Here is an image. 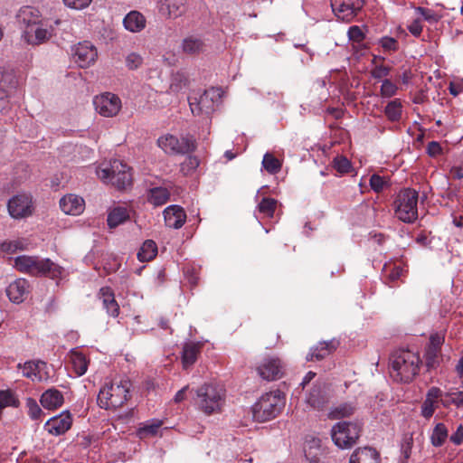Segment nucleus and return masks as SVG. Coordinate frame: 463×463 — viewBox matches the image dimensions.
Wrapping results in <instances>:
<instances>
[{"label":"nucleus","mask_w":463,"mask_h":463,"mask_svg":"<svg viewBox=\"0 0 463 463\" xmlns=\"http://www.w3.org/2000/svg\"><path fill=\"white\" fill-rule=\"evenodd\" d=\"M364 0H330L332 10L338 20L351 22L362 10Z\"/></svg>","instance_id":"9d476101"},{"label":"nucleus","mask_w":463,"mask_h":463,"mask_svg":"<svg viewBox=\"0 0 463 463\" xmlns=\"http://www.w3.org/2000/svg\"><path fill=\"white\" fill-rule=\"evenodd\" d=\"M355 411V407L352 403H342L331 411L332 419H341L349 417Z\"/></svg>","instance_id":"ea45409f"},{"label":"nucleus","mask_w":463,"mask_h":463,"mask_svg":"<svg viewBox=\"0 0 463 463\" xmlns=\"http://www.w3.org/2000/svg\"><path fill=\"white\" fill-rule=\"evenodd\" d=\"M361 425L356 422L341 421L333 426L331 436L340 449L351 448L360 437Z\"/></svg>","instance_id":"6e6552de"},{"label":"nucleus","mask_w":463,"mask_h":463,"mask_svg":"<svg viewBox=\"0 0 463 463\" xmlns=\"http://www.w3.org/2000/svg\"><path fill=\"white\" fill-rule=\"evenodd\" d=\"M165 222L167 227L179 229L186 221V213L179 205H170L164 212Z\"/></svg>","instance_id":"6ab92c4d"},{"label":"nucleus","mask_w":463,"mask_h":463,"mask_svg":"<svg viewBox=\"0 0 463 463\" xmlns=\"http://www.w3.org/2000/svg\"><path fill=\"white\" fill-rule=\"evenodd\" d=\"M349 40L360 43L364 39V33L362 29L357 25H353L348 30Z\"/></svg>","instance_id":"5fc2aeb1"},{"label":"nucleus","mask_w":463,"mask_h":463,"mask_svg":"<svg viewBox=\"0 0 463 463\" xmlns=\"http://www.w3.org/2000/svg\"><path fill=\"white\" fill-rule=\"evenodd\" d=\"M12 92L8 90H5L4 88H0V112L1 113H6L10 108V100L9 98L11 97Z\"/></svg>","instance_id":"3c124183"},{"label":"nucleus","mask_w":463,"mask_h":463,"mask_svg":"<svg viewBox=\"0 0 463 463\" xmlns=\"http://www.w3.org/2000/svg\"><path fill=\"white\" fill-rule=\"evenodd\" d=\"M98 52L90 42L80 43L73 49V58L80 68H87L94 63Z\"/></svg>","instance_id":"ddd939ff"},{"label":"nucleus","mask_w":463,"mask_h":463,"mask_svg":"<svg viewBox=\"0 0 463 463\" xmlns=\"http://www.w3.org/2000/svg\"><path fill=\"white\" fill-rule=\"evenodd\" d=\"M417 12L422 15V17L430 22V23H435L439 20V15L432 10L424 8V7H418Z\"/></svg>","instance_id":"13d9d810"},{"label":"nucleus","mask_w":463,"mask_h":463,"mask_svg":"<svg viewBox=\"0 0 463 463\" xmlns=\"http://www.w3.org/2000/svg\"><path fill=\"white\" fill-rule=\"evenodd\" d=\"M142 63L143 58L136 52H131L126 57V66L129 70H137Z\"/></svg>","instance_id":"603ef678"},{"label":"nucleus","mask_w":463,"mask_h":463,"mask_svg":"<svg viewBox=\"0 0 463 463\" xmlns=\"http://www.w3.org/2000/svg\"><path fill=\"white\" fill-rule=\"evenodd\" d=\"M442 343L443 337L438 334L430 336V344L425 353L426 366L428 370L435 369L439 365V354Z\"/></svg>","instance_id":"a211bd4d"},{"label":"nucleus","mask_w":463,"mask_h":463,"mask_svg":"<svg viewBox=\"0 0 463 463\" xmlns=\"http://www.w3.org/2000/svg\"><path fill=\"white\" fill-rule=\"evenodd\" d=\"M199 164H200V161L196 156H189L185 158L184 162L182 163V165H181L182 170L183 171L194 170L198 167Z\"/></svg>","instance_id":"052dcab7"},{"label":"nucleus","mask_w":463,"mask_h":463,"mask_svg":"<svg viewBox=\"0 0 463 463\" xmlns=\"http://www.w3.org/2000/svg\"><path fill=\"white\" fill-rule=\"evenodd\" d=\"M18 85V80L13 69L0 67V88L13 92Z\"/></svg>","instance_id":"7c9ffc66"},{"label":"nucleus","mask_w":463,"mask_h":463,"mask_svg":"<svg viewBox=\"0 0 463 463\" xmlns=\"http://www.w3.org/2000/svg\"><path fill=\"white\" fill-rule=\"evenodd\" d=\"M325 402L321 387L315 385L307 397V402L314 408L320 407Z\"/></svg>","instance_id":"37998d69"},{"label":"nucleus","mask_w":463,"mask_h":463,"mask_svg":"<svg viewBox=\"0 0 463 463\" xmlns=\"http://www.w3.org/2000/svg\"><path fill=\"white\" fill-rule=\"evenodd\" d=\"M157 145L170 155H185L195 150V139L193 137L178 138L173 135H165L157 139Z\"/></svg>","instance_id":"1a4fd4ad"},{"label":"nucleus","mask_w":463,"mask_h":463,"mask_svg":"<svg viewBox=\"0 0 463 463\" xmlns=\"http://www.w3.org/2000/svg\"><path fill=\"white\" fill-rule=\"evenodd\" d=\"M93 105L99 114L109 118L114 117L118 113L121 108V101L117 95L106 92L96 96L93 99Z\"/></svg>","instance_id":"9b49d317"},{"label":"nucleus","mask_w":463,"mask_h":463,"mask_svg":"<svg viewBox=\"0 0 463 463\" xmlns=\"http://www.w3.org/2000/svg\"><path fill=\"white\" fill-rule=\"evenodd\" d=\"M157 254L156 243L152 240H146L137 252V259L141 262L152 260Z\"/></svg>","instance_id":"f704fd0d"},{"label":"nucleus","mask_w":463,"mask_h":463,"mask_svg":"<svg viewBox=\"0 0 463 463\" xmlns=\"http://www.w3.org/2000/svg\"><path fill=\"white\" fill-rule=\"evenodd\" d=\"M222 98L220 89L212 88L204 90L202 94H194L188 97V102L193 115H210L218 105Z\"/></svg>","instance_id":"0eeeda50"},{"label":"nucleus","mask_w":463,"mask_h":463,"mask_svg":"<svg viewBox=\"0 0 463 463\" xmlns=\"http://www.w3.org/2000/svg\"><path fill=\"white\" fill-rule=\"evenodd\" d=\"M99 296L107 313L113 317H117L119 314V305L115 299L114 291L109 287H103L99 289Z\"/></svg>","instance_id":"5701e85b"},{"label":"nucleus","mask_w":463,"mask_h":463,"mask_svg":"<svg viewBox=\"0 0 463 463\" xmlns=\"http://www.w3.org/2000/svg\"><path fill=\"white\" fill-rule=\"evenodd\" d=\"M92 0H63L64 4L74 9H83L91 3Z\"/></svg>","instance_id":"680f3d73"},{"label":"nucleus","mask_w":463,"mask_h":463,"mask_svg":"<svg viewBox=\"0 0 463 463\" xmlns=\"http://www.w3.org/2000/svg\"><path fill=\"white\" fill-rule=\"evenodd\" d=\"M124 163L120 160L114 159L107 164L105 166H100L97 169V175L105 183L110 181L118 175L122 169Z\"/></svg>","instance_id":"bb28decb"},{"label":"nucleus","mask_w":463,"mask_h":463,"mask_svg":"<svg viewBox=\"0 0 463 463\" xmlns=\"http://www.w3.org/2000/svg\"><path fill=\"white\" fill-rule=\"evenodd\" d=\"M71 415L69 411L61 413L60 416L52 417L45 423V428L49 433L59 436L64 434L71 427Z\"/></svg>","instance_id":"2eb2a0df"},{"label":"nucleus","mask_w":463,"mask_h":463,"mask_svg":"<svg viewBox=\"0 0 463 463\" xmlns=\"http://www.w3.org/2000/svg\"><path fill=\"white\" fill-rule=\"evenodd\" d=\"M385 184L386 181L383 179V177L376 174L371 175L370 186L375 193L382 192Z\"/></svg>","instance_id":"6e6d98bb"},{"label":"nucleus","mask_w":463,"mask_h":463,"mask_svg":"<svg viewBox=\"0 0 463 463\" xmlns=\"http://www.w3.org/2000/svg\"><path fill=\"white\" fill-rule=\"evenodd\" d=\"M17 21L19 24L25 29L31 30L40 24V11L32 6L22 7L17 14Z\"/></svg>","instance_id":"aec40b11"},{"label":"nucleus","mask_w":463,"mask_h":463,"mask_svg":"<svg viewBox=\"0 0 463 463\" xmlns=\"http://www.w3.org/2000/svg\"><path fill=\"white\" fill-rule=\"evenodd\" d=\"M339 341L336 339L319 342L317 345L310 348L309 353L306 357V360L321 361L326 356H328L330 354H332L334 351H335L339 346Z\"/></svg>","instance_id":"dca6fc26"},{"label":"nucleus","mask_w":463,"mask_h":463,"mask_svg":"<svg viewBox=\"0 0 463 463\" xmlns=\"http://www.w3.org/2000/svg\"><path fill=\"white\" fill-rule=\"evenodd\" d=\"M262 165L268 173L272 175L279 172L282 166L280 161L269 153L264 155Z\"/></svg>","instance_id":"58836bf2"},{"label":"nucleus","mask_w":463,"mask_h":463,"mask_svg":"<svg viewBox=\"0 0 463 463\" xmlns=\"http://www.w3.org/2000/svg\"><path fill=\"white\" fill-rule=\"evenodd\" d=\"M418 199L419 194L416 190L411 188L401 190L393 202L396 217L406 223L414 222L418 218Z\"/></svg>","instance_id":"39448f33"},{"label":"nucleus","mask_w":463,"mask_h":463,"mask_svg":"<svg viewBox=\"0 0 463 463\" xmlns=\"http://www.w3.org/2000/svg\"><path fill=\"white\" fill-rule=\"evenodd\" d=\"M0 249L3 252L14 253L19 249L17 241H5L1 244Z\"/></svg>","instance_id":"e2e57ef3"},{"label":"nucleus","mask_w":463,"mask_h":463,"mask_svg":"<svg viewBox=\"0 0 463 463\" xmlns=\"http://www.w3.org/2000/svg\"><path fill=\"white\" fill-rule=\"evenodd\" d=\"M28 281L24 279H18L12 282L6 288V295L14 303L24 301V296L28 292Z\"/></svg>","instance_id":"4be33fe9"},{"label":"nucleus","mask_w":463,"mask_h":463,"mask_svg":"<svg viewBox=\"0 0 463 463\" xmlns=\"http://www.w3.org/2000/svg\"><path fill=\"white\" fill-rule=\"evenodd\" d=\"M380 44L385 51L389 52L396 51L398 48V42L392 37H383L380 40Z\"/></svg>","instance_id":"bf43d9fd"},{"label":"nucleus","mask_w":463,"mask_h":463,"mask_svg":"<svg viewBox=\"0 0 463 463\" xmlns=\"http://www.w3.org/2000/svg\"><path fill=\"white\" fill-rule=\"evenodd\" d=\"M408 29L414 36H419L422 32V26L419 21H414L409 25Z\"/></svg>","instance_id":"338daca9"},{"label":"nucleus","mask_w":463,"mask_h":463,"mask_svg":"<svg viewBox=\"0 0 463 463\" xmlns=\"http://www.w3.org/2000/svg\"><path fill=\"white\" fill-rule=\"evenodd\" d=\"M397 86L388 79L383 81L381 86V95L384 98H391L397 92Z\"/></svg>","instance_id":"8fccbe9b"},{"label":"nucleus","mask_w":463,"mask_h":463,"mask_svg":"<svg viewBox=\"0 0 463 463\" xmlns=\"http://www.w3.org/2000/svg\"><path fill=\"white\" fill-rule=\"evenodd\" d=\"M420 358L409 350H400L392 354V369L396 373L395 380L410 383L418 374Z\"/></svg>","instance_id":"20e7f679"},{"label":"nucleus","mask_w":463,"mask_h":463,"mask_svg":"<svg viewBox=\"0 0 463 463\" xmlns=\"http://www.w3.org/2000/svg\"><path fill=\"white\" fill-rule=\"evenodd\" d=\"M71 362H72L74 370L79 376L83 375L87 372L88 363L86 361L85 356L82 354L77 353V352H72L71 353Z\"/></svg>","instance_id":"a19ab883"},{"label":"nucleus","mask_w":463,"mask_h":463,"mask_svg":"<svg viewBox=\"0 0 463 463\" xmlns=\"http://www.w3.org/2000/svg\"><path fill=\"white\" fill-rule=\"evenodd\" d=\"M129 170L130 168L124 164L122 169H120L118 175L110 181V184L118 190L125 189L127 186L130 185L132 183V175Z\"/></svg>","instance_id":"473e14b6"},{"label":"nucleus","mask_w":463,"mask_h":463,"mask_svg":"<svg viewBox=\"0 0 463 463\" xmlns=\"http://www.w3.org/2000/svg\"><path fill=\"white\" fill-rule=\"evenodd\" d=\"M84 200L74 194H68L60 200V207L66 214L78 215L84 210Z\"/></svg>","instance_id":"412c9836"},{"label":"nucleus","mask_w":463,"mask_h":463,"mask_svg":"<svg viewBox=\"0 0 463 463\" xmlns=\"http://www.w3.org/2000/svg\"><path fill=\"white\" fill-rule=\"evenodd\" d=\"M199 410L206 415L221 411L224 403L225 390L216 383H204L190 392Z\"/></svg>","instance_id":"f257e3e1"},{"label":"nucleus","mask_w":463,"mask_h":463,"mask_svg":"<svg viewBox=\"0 0 463 463\" xmlns=\"http://www.w3.org/2000/svg\"><path fill=\"white\" fill-rule=\"evenodd\" d=\"M453 395L454 397L451 398V402L458 408L463 407V392H458Z\"/></svg>","instance_id":"774afa93"},{"label":"nucleus","mask_w":463,"mask_h":463,"mask_svg":"<svg viewBox=\"0 0 463 463\" xmlns=\"http://www.w3.org/2000/svg\"><path fill=\"white\" fill-rule=\"evenodd\" d=\"M257 371L259 375L267 381H275L279 379L283 374L282 364L278 358L266 359L258 366Z\"/></svg>","instance_id":"4468645a"},{"label":"nucleus","mask_w":463,"mask_h":463,"mask_svg":"<svg viewBox=\"0 0 463 463\" xmlns=\"http://www.w3.org/2000/svg\"><path fill=\"white\" fill-rule=\"evenodd\" d=\"M0 403L3 408L6 406L18 407L19 401L10 390L0 391Z\"/></svg>","instance_id":"a18cd8bd"},{"label":"nucleus","mask_w":463,"mask_h":463,"mask_svg":"<svg viewBox=\"0 0 463 463\" xmlns=\"http://www.w3.org/2000/svg\"><path fill=\"white\" fill-rule=\"evenodd\" d=\"M277 206V200L269 197H264L258 205L259 211L267 217H272Z\"/></svg>","instance_id":"79ce46f5"},{"label":"nucleus","mask_w":463,"mask_h":463,"mask_svg":"<svg viewBox=\"0 0 463 463\" xmlns=\"http://www.w3.org/2000/svg\"><path fill=\"white\" fill-rule=\"evenodd\" d=\"M285 406L282 392L276 390L263 394L251 407L253 420L265 422L275 419Z\"/></svg>","instance_id":"7ed1b4c3"},{"label":"nucleus","mask_w":463,"mask_h":463,"mask_svg":"<svg viewBox=\"0 0 463 463\" xmlns=\"http://www.w3.org/2000/svg\"><path fill=\"white\" fill-rule=\"evenodd\" d=\"M427 152L430 156H436L441 153V146L436 141H431L427 146Z\"/></svg>","instance_id":"69168bd1"},{"label":"nucleus","mask_w":463,"mask_h":463,"mask_svg":"<svg viewBox=\"0 0 463 463\" xmlns=\"http://www.w3.org/2000/svg\"><path fill=\"white\" fill-rule=\"evenodd\" d=\"M203 43L201 39L190 36L183 41V51L187 54H197L203 50Z\"/></svg>","instance_id":"c9c22d12"},{"label":"nucleus","mask_w":463,"mask_h":463,"mask_svg":"<svg viewBox=\"0 0 463 463\" xmlns=\"http://www.w3.org/2000/svg\"><path fill=\"white\" fill-rule=\"evenodd\" d=\"M160 11L176 18L185 12V0H161Z\"/></svg>","instance_id":"cd10ccee"},{"label":"nucleus","mask_w":463,"mask_h":463,"mask_svg":"<svg viewBox=\"0 0 463 463\" xmlns=\"http://www.w3.org/2000/svg\"><path fill=\"white\" fill-rule=\"evenodd\" d=\"M64 398L62 393L55 389L46 390L41 396L40 402L44 409L55 410L62 405Z\"/></svg>","instance_id":"393cba45"},{"label":"nucleus","mask_w":463,"mask_h":463,"mask_svg":"<svg viewBox=\"0 0 463 463\" xmlns=\"http://www.w3.org/2000/svg\"><path fill=\"white\" fill-rule=\"evenodd\" d=\"M188 77L184 72H177L173 76L171 89L174 91H178L183 87L188 84Z\"/></svg>","instance_id":"49530a36"},{"label":"nucleus","mask_w":463,"mask_h":463,"mask_svg":"<svg viewBox=\"0 0 463 463\" xmlns=\"http://www.w3.org/2000/svg\"><path fill=\"white\" fill-rule=\"evenodd\" d=\"M14 268L32 276H44L56 279L61 276L63 269L50 259L22 255L14 259Z\"/></svg>","instance_id":"f03ea898"},{"label":"nucleus","mask_w":463,"mask_h":463,"mask_svg":"<svg viewBox=\"0 0 463 463\" xmlns=\"http://www.w3.org/2000/svg\"><path fill=\"white\" fill-rule=\"evenodd\" d=\"M334 166L337 172L346 174L350 171L351 163L346 157L340 156L334 160Z\"/></svg>","instance_id":"864d4df0"},{"label":"nucleus","mask_w":463,"mask_h":463,"mask_svg":"<svg viewBox=\"0 0 463 463\" xmlns=\"http://www.w3.org/2000/svg\"><path fill=\"white\" fill-rule=\"evenodd\" d=\"M448 438V430L443 423H438L430 436L431 444L434 447H441Z\"/></svg>","instance_id":"e433bc0d"},{"label":"nucleus","mask_w":463,"mask_h":463,"mask_svg":"<svg viewBox=\"0 0 463 463\" xmlns=\"http://www.w3.org/2000/svg\"><path fill=\"white\" fill-rule=\"evenodd\" d=\"M7 208L13 218L20 219L29 216L33 213L32 197L26 194H16L8 201Z\"/></svg>","instance_id":"f8f14e48"},{"label":"nucleus","mask_w":463,"mask_h":463,"mask_svg":"<svg viewBox=\"0 0 463 463\" xmlns=\"http://www.w3.org/2000/svg\"><path fill=\"white\" fill-rule=\"evenodd\" d=\"M123 24L128 31L137 33L145 28L146 19L141 13L137 11H131L124 18Z\"/></svg>","instance_id":"c756f323"},{"label":"nucleus","mask_w":463,"mask_h":463,"mask_svg":"<svg viewBox=\"0 0 463 463\" xmlns=\"http://www.w3.org/2000/svg\"><path fill=\"white\" fill-rule=\"evenodd\" d=\"M130 211L126 206H116L108 214L107 222L109 228H116L130 218Z\"/></svg>","instance_id":"c85d7f7f"},{"label":"nucleus","mask_w":463,"mask_h":463,"mask_svg":"<svg viewBox=\"0 0 463 463\" xmlns=\"http://www.w3.org/2000/svg\"><path fill=\"white\" fill-rule=\"evenodd\" d=\"M349 463H379V453L370 447L358 448L351 455Z\"/></svg>","instance_id":"b1692460"},{"label":"nucleus","mask_w":463,"mask_h":463,"mask_svg":"<svg viewBox=\"0 0 463 463\" xmlns=\"http://www.w3.org/2000/svg\"><path fill=\"white\" fill-rule=\"evenodd\" d=\"M442 396V391L438 387H431L426 393V398L421 404L420 414L423 418L429 420L432 417L435 410L439 405V398Z\"/></svg>","instance_id":"f3484780"},{"label":"nucleus","mask_w":463,"mask_h":463,"mask_svg":"<svg viewBox=\"0 0 463 463\" xmlns=\"http://www.w3.org/2000/svg\"><path fill=\"white\" fill-rule=\"evenodd\" d=\"M161 425V420H156L152 423L146 424L138 429L137 434L140 439H144L148 436H155L157 433Z\"/></svg>","instance_id":"c03bdc74"},{"label":"nucleus","mask_w":463,"mask_h":463,"mask_svg":"<svg viewBox=\"0 0 463 463\" xmlns=\"http://www.w3.org/2000/svg\"><path fill=\"white\" fill-rule=\"evenodd\" d=\"M23 36L25 41L30 44H40L44 41L48 40L52 36V33L42 26L36 25L31 30L25 29Z\"/></svg>","instance_id":"a878e982"},{"label":"nucleus","mask_w":463,"mask_h":463,"mask_svg":"<svg viewBox=\"0 0 463 463\" xmlns=\"http://www.w3.org/2000/svg\"><path fill=\"white\" fill-rule=\"evenodd\" d=\"M384 113L389 120L395 122L402 118V103L400 99H395L390 101L385 107Z\"/></svg>","instance_id":"4c0bfd02"},{"label":"nucleus","mask_w":463,"mask_h":463,"mask_svg":"<svg viewBox=\"0 0 463 463\" xmlns=\"http://www.w3.org/2000/svg\"><path fill=\"white\" fill-rule=\"evenodd\" d=\"M131 387L129 380H121L118 383H112L102 388L98 395V403L100 408L122 406L129 398L128 393Z\"/></svg>","instance_id":"423d86ee"},{"label":"nucleus","mask_w":463,"mask_h":463,"mask_svg":"<svg viewBox=\"0 0 463 463\" xmlns=\"http://www.w3.org/2000/svg\"><path fill=\"white\" fill-rule=\"evenodd\" d=\"M170 198L169 191L165 187H154L149 190L148 202L155 206H161Z\"/></svg>","instance_id":"2f4dec72"},{"label":"nucleus","mask_w":463,"mask_h":463,"mask_svg":"<svg viewBox=\"0 0 463 463\" xmlns=\"http://www.w3.org/2000/svg\"><path fill=\"white\" fill-rule=\"evenodd\" d=\"M26 406L28 408V414L33 420H38L43 414L42 409L33 398H28L26 400Z\"/></svg>","instance_id":"de8ad7c7"},{"label":"nucleus","mask_w":463,"mask_h":463,"mask_svg":"<svg viewBox=\"0 0 463 463\" xmlns=\"http://www.w3.org/2000/svg\"><path fill=\"white\" fill-rule=\"evenodd\" d=\"M390 71L391 67L385 66L383 64H376L371 71V74L373 79L380 80L382 78L387 77Z\"/></svg>","instance_id":"4d7b16f0"},{"label":"nucleus","mask_w":463,"mask_h":463,"mask_svg":"<svg viewBox=\"0 0 463 463\" xmlns=\"http://www.w3.org/2000/svg\"><path fill=\"white\" fill-rule=\"evenodd\" d=\"M449 439L450 441L456 445L461 444L463 441V425H459Z\"/></svg>","instance_id":"0e129e2a"},{"label":"nucleus","mask_w":463,"mask_h":463,"mask_svg":"<svg viewBox=\"0 0 463 463\" xmlns=\"http://www.w3.org/2000/svg\"><path fill=\"white\" fill-rule=\"evenodd\" d=\"M200 352V346L197 344H186L183 348L182 362L184 368L194 364Z\"/></svg>","instance_id":"72a5a7b5"},{"label":"nucleus","mask_w":463,"mask_h":463,"mask_svg":"<svg viewBox=\"0 0 463 463\" xmlns=\"http://www.w3.org/2000/svg\"><path fill=\"white\" fill-rule=\"evenodd\" d=\"M41 365H45L44 362L39 361L37 363L29 361L24 365L23 375L27 378H32L33 375H36V371L40 370Z\"/></svg>","instance_id":"09e8293b"}]
</instances>
